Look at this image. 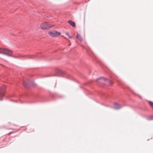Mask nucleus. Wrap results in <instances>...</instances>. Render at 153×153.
<instances>
[{
	"instance_id": "nucleus-1",
	"label": "nucleus",
	"mask_w": 153,
	"mask_h": 153,
	"mask_svg": "<svg viewBox=\"0 0 153 153\" xmlns=\"http://www.w3.org/2000/svg\"><path fill=\"white\" fill-rule=\"evenodd\" d=\"M54 26V25L48 24L47 22H44L40 25V27L43 30H47L53 27Z\"/></svg>"
},
{
	"instance_id": "nucleus-2",
	"label": "nucleus",
	"mask_w": 153,
	"mask_h": 153,
	"mask_svg": "<svg viewBox=\"0 0 153 153\" xmlns=\"http://www.w3.org/2000/svg\"><path fill=\"white\" fill-rule=\"evenodd\" d=\"M48 34L52 37H56L59 36L61 33L56 31H53L52 32H49L48 33Z\"/></svg>"
},
{
	"instance_id": "nucleus-3",
	"label": "nucleus",
	"mask_w": 153,
	"mask_h": 153,
	"mask_svg": "<svg viewBox=\"0 0 153 153\" xmlns=\"http://www.w3.org/2000/svg\"><path fill=\"white\" fill-rule=\"evenodd\" d=\"M12 53L13 52L7 49H4L3 54L8 56H11Z\"/></svg>"
},
{
	"instance_id": "nucleus-4",
	"label": "nucleus",
	"mask_w": 153,
	"mask_h": 153,
	"mask_svg": "<svg viewBox=\"0 0 153 153\" xmlns=\"http://www.w3.org/2000/svg\"><path fill=\"white\" fill-rule=\"evenodd\" d=\"M68 23L69 24L71 25L73 27H74L75 26V23L71 20L69 21H68Z\"/></svg>"
},
{
	"instance_id": "nucleus-5",
	"label": "nucleus",
	"mask_w": 153,
	"mask_h": 153,
	"mask_svg": "<svg viewBox=\"0 0 153 153\" xmlns=\"http://www.w3.org/2000/svg\"><path fill=\"white\" fill-rule=\"evenodd\" d=\"M35 55H27V57L29 59H33L35 58Z\"/></svg>"
},
{
	"instance_id": "nucleus-6",
	"label": "nucleus",
	"mask_w": 153,
	"mask_h": 153,
	"mask_svg": "<svg viewBox=\"0 0 153 153\" xmlns=\"http://www.w3.org/2000/svg\"><path fill=\"white\" fill-rule=\"evenodd\" d=\"M28 82L27 81H24L23 82V85L25 88H27L28 86Z\"/></svg>"
},
{
	"instance_id": "nucleus-7",
	"label": "nucleus",
	"mask_w": 153,
	"mask_h": 153,
	"mask_svg": "<svg viewBox=\"0 0 153 153\" xmlns=\"http://www.w3.org/2000/svg\"><path fill=\"white\" fill-rule=\"evenodd\" d=\"M105 79L104 78H102L100 79H98L97 80L98 82H102L103 81L105 80Z\"/></svg>"
},
{
	"instance_id": "nucleus-8",
	"label": "nucleus",
	"mask_w": 153,
	"mask_h": 153,
	"mask_svg": "<svg viewBox=\"0 0 153 153\" xmlns=\"http://www.w3.org/2000/svg\"><path fill=\"white\" fill-rule=\"evenodd\" d=\"M4 93L2 92H0V100H1V98L4 96Z\"/></svg>"
},
{
	"instance_id": "nucleus-9",
	"label": "nucleus",
	"mask_w": 153,
	"mask_h": 153,
	"mask_svg": "<svg viewBox=\"0 0 153 153\" xmlns=\"http://www.w3.org/2000/svg\"><path fill=\"white\" fill-rule=\"evenodd\" d=\"M77 38L80 41H81L82 39L80 36L79 34H77Z\"/></svg>"
},
{
	"instance_id": "nucleus-10",
	"label": "nucleus",
	"mask_w": 153,
	"mask_h": 153,
	"mask_svg": "<svg viewBox=\"0 0 153 153\" xmlns=\"http://www.w3.org/2000/svg\"><path fill=\"white\" fill-rule=\"evenodd\" d=\"M4 49L3 48H0V53H4Z\"/></svg>"
},
{
	"instance_id": "nucleus-11",
	"label": "nucleus",
	"mask_w": 153,
	"mask_h": 153,
	"mask_svg": "<svg viewBox=\"0 0 153 153\" xmlns=\"http://www.w3.org/2000/svg\"><path fill=\"white\" fill-rule=\"evenodd\" d=\"M66 34L69 37L70 39H72L73 38L72 36H71L69 35V33L68 32H66Z\"/></svg>"
},
{
	"instance_id": "nucleus-12",
	"label": "nucleus",
	"mask_w": 153,
	"mask_h": 153,
	"mask_svg": "<svg viewBox=\"0 0 153 153\" xmlns=\"http://www.w3.org/2000/svg\"><path fill=\"white\" fill-rule=\"evenodd\" d=\"M149 104H150V105L153 108V102L151 101L149 102Z\"/></svg>"
},
{
	"instance_id": "nucleus-13",
	"label": "nucleus",
	"mask_w": 153,
	"mask_h": 153,
	"mask_svg": "<svg viewBox=\"0 0 153 153\" xmlns=\"http://www.w3.org/2000/svg\"><path fill=\"white\" fill-rule=\"evenodd\" d=\"M113 82L111 81L110 82V84L111 85L112 84H113Z\"/></svg>"
},
{
	"instance_id": "nucleus-14",
	"label": "nucleus",
	"mask_w": 153,
	"mask_h": 153,
	"mask_svg": "<svg viewBox=\"0 0 153 153\" xmlns=\"http://www.w3.org/2000/svg\"><path fill=\"white\" fill-rule=\"evenodd\" d=\"M118 105V108H117L118 109L120 108V107L119 105Z\"/></svg>"
}]
</instances>
